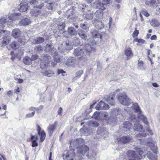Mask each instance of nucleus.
<instances>
[{
  "mask_svg": "<svg viewBox=\"0 0 160 160\" xmlns=\"http://www.w3.org/2000/svg\"><path fill=\"white\" fill-rule=\"evenodd\" d=\"M43 75L45 76L50 77L54 74V72L52 70H46L42 73Z\"/></svg>",
  "mask_w": 160,
  "mask_h": 160,
  "instance_id": "26",
  "label": "nucleus"
},
{
  "mask_svg": "<svg viewBox=\"0 0 160 160\" xmlns=\"http://www.w3.org/2000/svg\"><path fill=\"white\" fill-rule=\"evenodd\" d=\"M147 136L146 134L144 132L139 133L138 134H137V138L140 140H142L143 138H145Z\"/></svg>",
  "mask_w": 160,
  "mask_h": 160,
  "instance_id": "34",
  "label": "nucleus"
},
{
  "mask_svg": "<svg viewBox=\"0 0 160 160\" xmlns=\"http://www.w3.org/2000/svg\"><path fill=\"white\" fill-rule=\"evenodd\" d=\"M145 41L142 39H139L138 43H137L138 45H139L141 44L144 43Z\"/></svg>",
  "mask_w": 160,
  "mask_h": 160,
  "instance_id": "54",
  "label": "nucleus"
},
{
  "mask_svg": "<svg viewBox=\"0 0 160 160\" xmlns=\"http://www.w3.org/2000/svg\"><path fill=\"white\" fill-rule=\"evenodd\" d=\"M80 26L84 30H86L87 28L86 25L85 24H81Z\"/></svg>",
  "mask_w": 160,
  "mask_h": 160,
  "instance_id": "61",
  "label": "nucleus"
},
{
  "mask_svg": "<svg viewBox=\"0 0 160 160\" xmlns=\"http://www.w3.org/2000/svg\"><path fill=\"white\" fill-rule=\"evenodd\" d=\"M101 113V112H95L93 114V117L95 118H97L98 117L100 118V114Z\"/></svg>",
  "mask_w": 160,
  "mask_h": 160,
  "instance_id": "47",
  "label": "nucleus"
},
{
  "mask_svg": "<svg viewBox=\"0 0 160 160\" xmlns=\"http://www.w3.org/2000/svg\"><path fill=\"white\" fill-rule=\"evenodd\" d=\"M95 17L99 19L102 18V11L101 10H97L95 13Z\"/></svg>",
  "mask_w": 160,
  "mask_h": 160,
  "instance_id": "35",
  "label": "nucleus"
},
{
  "mask_svg": "<svg viewBox=\"0 0 160 160\" xmlns=\"http://www.w3.org/2000/svg\"><path fill=\"white\" fill-rule=\"evenodd\" d=\"M77 34V31L72 27H71V35Z\"/></svg>",
  "mask_w": 160,
  "mask_h": 160,
  "instance_id": "51",
  "label": "nucleus"
},
{
  "mask_svg": "<svg viewBox=\"0 0 160 160\" xmlns=\"http://www.w3.org/2000/svg\"><path fill=\"white\" fill-rule=\"evenodd\" d=\"M52 3H49L47 6V8L48 10H52L53 9V7L52 6Z\"/></svg>",
  "mask_w": 160,
  "mask_h": 160,
  "instance_id": "57",
  "label": "nucleus"
},
{
  "mask_svg": "<svg viewBox=\"0 0 160 160\" xmlns=\"http://www.w3.org/2000/svg\"><path fill=\"white\" fill-rule=\"evenodd\" d=\"M133 129L135 131L142 132L143 131L142 126L140 124V122L138 121L136 122L134 125Z\"/></svg>",
  "mask_w": 160,
  "mask_h": 160,
  "instance_id": "17",
  "label": "nucleus"
},
{
  "mask_svg": "<svg viewBox=\"0 0 160 160\" xmlns=\"http://www.w3.org/2000/svg\"><path fill=\"white\" fill-rule=\"evenodd\" d=\"M111 0H103L102 1V2L104 3L105 5L107 4L110 3Z\"/></svg>",
  "mask_w": 160,
  "mask_h": 160,
  "instance_id": "58",
  "label": "nucleus"
},
{
  "mask_svg": "<svg viewBox=\"0 0 160 160\" xmlns=\"http://www.w3.org/2000/svg\"><path fill=\"white\" fill-rule=\"evenodd\" d=\"M36 130L38 135L40 137V142H42L45 138L46 133L44 130H42L40 126L38 124L36 125Z\"/></svg>",
  "mask_w": 160,
  "mask_h": 160,
  "instance_id": "5",
  "label": "nucleus"
},
{
  "mask_svg": "<svg viewBox=\"0 0 160 160\" xmlns=\"http://www.w3.org/2000/svg\"><path fill=\"white\" fill-rule=\"evenodd\" d=\"M141 13L146 17H148L150 16L147 11L145 9H142L141 11Z\"/></svg>",
  "mask_w": 160,
  "mask_h": 160,
  "instance_id": "44",
  "label": "nucleus"
},
{
  "mask_svg": "<svg viewBox=\"0 0 160 160\" xmlns=\"http://www.w3.org/2000/svg\"><path fill=\"white\" fill-rule=\"evenodd\" d=\"M115 95V94L114 95ZM113 96L109 97L106 99V101L110 104L113 105L114 104V100Z\"/></svg>",
  "mask_w": 160,
  "mask_h": 160,
  "instance_id": "27",
  "label": "nucleus"
},
{
  "mask_svg": "<svg viewBox=\"0 0 160 160\" xmlns=\"http://www.w3.org/2000/svg\"><path fill=\"white\" fill-rule=\"evenodd\" d=\"M31 23V21L28 18L23 19L21 20L19 23L21 25L26 26L28 25Z\"/></svg>",
  "mask_w": 160,
  "mask_h": 160,
  "instance_id": "21",
  "label": "nucleus"
},
{
  "mask_svg": "<svg viewBox=\"0 0 160 160\" xmlns=\"http://www.w3.org/2000/svg\"><path fill=\"white\" fill-rule=\"evenodd\" d=\"M11 47L13 49L16 50L19 47V45L15 41L12 42L10 44Z\"/></svg>",
  "mask_w": 160,
  "mask_h": 160,
  "instance_id": "30",
  "label": "nucleus"
},
{
  "mask_svg": "<svg viewBox=\"0 0 160 160\" xmlns=\"http://www.w3.org/2000/svg\"><path fill=\"white\" fill-rule=\"evenodd\" d=\"M97 132L98 134H100L101 135H103L104 133L103 129L100 128H98Z\"/></svg>",
  "mask_w": 160,
  "mask_h": 160,
  "instance_id": "45",
  "label": "nucleus"
},
{
  "mask_svg": "<svg viewBox=\"0 0 160 160\" xmlns=\"http://www.w3.org/2000/svg\"><path fill=\"white\" fill-rule=\"evenodd\" d=\"M151 148L154 153H157V148L155 145L151 146Z\"/></svg>",
  "mask_w": 160,
  "mask_h": 160,
  "instance_id": "50",
  "label": "nucleus"
},
{
  "mask_svg": "<svg viewBox=\"0 0 160 160\" xmlns=\"http://www.w3.org/2000/svg\"><path fill=\"white\" fill-rule=\"evenodd\" d=\"M73 143L76 146L78 145V147H81L82 145H84V140L82 138H78L74 141Z\"/></svg>",
  "mask_w": 160,
  "mask_h": 160,
  "instance_id": "19",
  "label": "nucleus"
},
{
  "mask_svg": "<svg viewBox=\"0 0 160 160\" xmlns=\"http://www.w3.org/2000/svg\"><path fill=\"white\" fill-rule=\"evenodd\" d=\"M85 17L87 19L90 20L93 18V15L92 14L88 12L86 14Z\"/></svg>",
  "mask_w": 160,
  "mask_h": 160,
  "instance_id": "38",
  "label": "nucleus"
},
{
  "mask_svg": "<svg viewBox=\"0 0 160 160\" xmlns=\"http://www.w3.org/2000/svg\"><path fill=\"white\" fill-rule=\"evenodd\" d=\"M92 23L97 28L99 29L104 28V26L102 22L101 21L98 20L97 19H94L92 21Z\"/></svg>",
  "mask_w": 160,
  "mask_h": 160,
  "instance_id": "14",
  "label": "nucleus"
},
{
  "mask_svg": "<svg viewBox=\"0 0 160 160\" xmlns=\"http://www.w3.org/2000/svg\"><path fill=\"white\" fill-rule=\"evenodd\" d=\"M35 114V111H33L31 113H29L26 115L25 117L26 118L32 117Z\"/></svg>",
  "mask_w": 160,
  "mask_h": 160,
  "instance_id": "46",
  "label": "nucleus"
},
{
  "mask_svg": "<svg viewBox=\"0 0 160 160\" xmlns=\"http://www.w3.org/2000/svg\"><path fill=\"white\" fill-rule=\"evenodd\" d=\"M62 108L61 107H60L59 108V109L58 110V115H61L62 114Z\"/></svg>",
  "mask_w": 160,
  "mask_h": 160,
  "instance_id": "63",
  "label": "nucleus"
},
{
  "mask_svg": "<svg viewBox=\"0 0 160 160\" xmlns=\"http://www.w3.org/2000/svg\"><path fill=\"white\" fill-rule=\"evenodd\" d=\"M65 72H66L62 69H59L58 70V74H59L61 73L63 74V73H65Z\"/></svg>",
  "mask_w": 160,
  "mask_h": 160,
  "instance_id": "60",
  "label": "nucleus"
},
{
  "mask_svg": "<svg viewBox=\"0 0 160 160\" xmlns=\"http://www.w3.org/2000/svg\"><path fill=\"white\" fill-rule=\"evenodd\" d=\"M122 110L120 109H115L113 111V113L115 115H118L121 113Z\"/></svg>",
  "mask_w": 160,
  "mask_h": 160,
  "instance_id": "43",
  "label": "nucleus"
},
{
  "mask_svg": "<svg viewBox=\"0 0 160 160\" xmlns=\"http://www.w3.org/2000/svg\"><path fill=\"white\" fill-rule=\"evenodd\" d=\"M19 10L22 12L26 11L28 7V3L25 2H21L19 4Z\"/></svg>",
  "mask_w": 160,
  "mask_h": 160,
  "instance_id": "12",
  "label": "nucleus"
},
{
  "mask_svg": "<svg viewBox=\"0 0 160 160\" xmlns=\"http://www.w3.org/2000/svg\"><path fill=\"white\" fill-rule=\"evenodd\" d=\"M32 142V147H37L38 144V135H31V137L30 138Z\"/></svg>",
  "mask_w": 160,
  "mask_h": 160,
  "instance_id": "13",
  "label": "nucleus"
},
{
  "mask_svg": "<svg viewBox=\"0 0 160 160\" xmlns=\"http://www.w3.org/2000/svg\"><path fill=\"white\" fill-rule=\"evenodd\" d=\"M21 34V32L19 29L15 28L12 31V35L15 39H16L20 37Z\"/></svg>",
  "mask_w": 160,
  "mask_h": 160,
  "instance_id": "15",
  "label": "nucleus"
},
{
  "mask_svg": "<svg viewBox=\"0 0 160 160\" xmlns=\"http://www.w3.org/2000/svg\"><path fill=\"white\" fill-rule=\"evenodd\" d=\"M62 157L64 160H70V152L69 150L64 151Z\"/></svg>",
  "mask_w": 160,
  "mask_h": 160,
  "instance_id": "23",
  "label": "nucleus"
},
{
  "mask_svg": "<svg viewBox=\"0 0 160 160\" xmlns=\"http://www.w3.org/2000/svg\"><path fill=\"white\" fill-rule=\"evenodd\" d=\"M97 110H102L108 109L109 108V106L106 104L103 101H101L95 107Z\"/></svg>",
  "mask_w": 160,
  "mask_h": 160,
  "instance_id": "7",
  "label": "nucleus"
},
{
  "mask_svg": "<svg viewBox=\"0 0 160 160\" xmlns=\"http://www.w3.org/2000/svg\"><path fill=\"white\" fill-rule=\"evenodd\" d=\"M96 51L95 48L89 44H86L83 48L80 47L77 48L74 50L73 54L79 59L72 58L71 59V66L74 68L78 65L79 62L83 64L87 60L86 56L89 55L90 53Z\"/></svg>",
  "mask_w": 160,
  "mask_h": 160,
  "instance_id": "1",
  "label": "nucleus"
},
{
  "mask_svg": "<svg viewBox=\"0 0 160 160\" xmlns=\"http://www.w3.org/2000/svg\"><path fill=\"white\" fill-rule=\"evenodd\" d=\"M96 104V102H95L93 103L92 105L90 106V108H89L88 110H87L86 111V112L87 113H90L92 111V108Z\"/></svg>",
  "mask_w": 160,
  "mask_h": 160,
  "instance_id": "52",
  "label": "nucleus"
},
{
  "mask_svg": "<svg viewBox=\"0 0 160 160\" xmlns=\"http://www.w3.org/2000/svg\"><path fill=\"white\" fill-rule=\"evenodd\" d=\"M18 41L20 43L22 44H24L25 43V42L22 40V38L19 39Z\"/></svg>",
  "mask_w": 160,
  "mask_h": 160,
  "instance_id": "64",
  "label": "nucleus"
},
{
  "mask_svg": "<svg viewBox=\"0 0 160 160\" xmlns=\"http://www.w3.org/2000/svg\"><path fill=\"white\" fill-rule=\"evenodd\" d=\"M118 99L120 103L125 106H128L132 102L125 93L118 95Z\"/></svg>",
  "mask_w": 160,
  "mask_h": 160,
  "instance_id": "3",
  "label": "nucleus"
},
{
  "mask_svg": "<svg viewBox=\"0 0 160 160\" xmlns=\"http://www.w3.org/2000/svg\"><path fill=\"white\" fill-rule=\"evenodd\" d=\"M95 3L97 8L101 10L102 11L105 9V8L104 3L103 2L101 3V1L99 0H96Z\"/></svg>",
  "mask_w": 160,
  "mask_h": 160,
  "instance_id": "16",
  "label": "nucleus"
},
{
  "mask_svg": "<svg viewBox=\"0 0 160 160\" xmlns=\"http://www.w3.org/2000/svg\"><path fill=\"white\" fill-rule=\"evenodd\" d=\"M135 149L136 150L137 152L138 153L140 156L141 157L140 155L143 153V149L141 148H138L137 147H135Z\"/></svg>",
  "mask_w": 160,
  "mask_h": 160,
  "instance_id": "40",
  "label": "nucleus"
},
{
  "mask_svg": "<svg viewBox=\"0 0 160 160\" xmlns=\"http://www.w3.org/2000/svg\"><path fill=\"white\" fill-rule=\"evenodd\" d=\"M87 122L88 125L91 127H98L99 125V123L96 121H89Z\"/></svg>",
  "mask_w": 160,
  "mask_h": 160,
  "instance_id": "32",
  "label": "nucleus"
},
{
  "mask_svg": "<svg viewBox=\"0 0 160 160\" xmlns=\"http://www.w3.org/2000/svg\"><path fill=\"white\" fill-rule=\"evenodd\" d=\"M132 109L134 111V112L138 113V118L141 120L142 122L148 126V122L147 119L142 114L140 107L137 103H134L132 104L131 107Z\"/></svg>",
  "mask_w": 160,
  "mask_h": 160,
  "instance_id": "2",
  "label": "nucleus"
},
{
  "mask_svg": "<svg viewBox=\"0 0 160 160\" xmlns=\"http://www.w3.org/2000/svg\"><path fill=\"white\" fill-rule=\"evenodd\" d=\"M117 140L118 142L125 144L130 142L131 138L128 136H125L117 138Z\"/></svg>",
  "mask_w": 160,
  "mask_h": 160,
  "instance_id": "11",
  "label": "nucleus"
},
{
  "mask_svg": "<svg viewBox=\"0 0 160 160\" xmlns=\"http://www.w3.org/2000/svg\"><path fill=\"white\" fill-rule=\"evenodd\" d=\"M78 34L79 36L82 39L86 40L87 39V35L86 32L82 30H80Z\"/></svg>",
  "mask_w": 160,
  "mask_h": 160,
  "instance_id": "25",
  "label": "nucleus"
},
{
  "mask_svg": "<svg viewBox=\"0 0 160 160\" xmlns=\"http://www.w3.org/2000/svg\"><path fill=\"white\" fill-rule=\"evenodd\" d=\"M35 49L38 52H40L43 51V48L40 45L36 46L35 48Z\"/></svg>",
  "mask_w": 160,
  "mask_h": 160,
  "instance_id": "48",
  "label": "nucleus"
},
{
  "mask_svg": "<svg viewBox=\"0 0 160 160\" xmlns=\"http://www.w3.org/2000/svg\"><path fill=\"white\" fill-rule=\"evenodd\" d=\"M6 21V19L4 18H2L0 19V23L1 25H0V28H3V24L5 23Z\"/></svg>",
  "mask_w": 160,
  "mask_h": 160,
  "instance_id": "37",
  "label": "nucleus"
},
{
  "mask_svg": "<svg viewBox=\"0 0 160 160\" xmlns=\"http://www.w3.org/2000/svg\"><path fill=\"white\" fill-rule=\"evenodd\" d=\"M38 55L36 54H35L32 55L31 59L32 60H35L37 59H38Z\"/></svg>",
  "mask_w": 160,
  "mask_h": 160,
  "instance_id": "53",
  "label": "nucleus"
},
{
  "mask_svg": "<svg viewBox=\"0 0 160 160\" xmlns=\"http://www.w3.org/2000/svg\"><path fill=\"white\" fill-rule=\"evenodd\" d=\"M157 0H147L145 3L147 5H153L156 2Z\"/></svg>",
  "mask_w": 160,
  "mask_h": 160,
  "instance_id": "39",
  "label": "nucleus"
},
{
  "mask_svg": "<svg viewBox=\"0 0 160 160\" xmlns=\"http://www.w3.org/2000/svg\"><path fill=\"white\" fill-rule=\"evenodd\" d=\"M44 6V4L42 2L40 4L36 6L35 7L39 9H41Z\"/></svg>",
  "mask_w": 160,
  "mask_h": 160,
  "instance_id": "56",
  "label": "nucleus"
},
{
  "mask_svg": "<svg viewBox=\"0 0 160 160\" xmlns=\"http://www.w3.org/2000/svg\"><path fill=\"white\" fill-rule=\"evenodd\" d=\"M108 113L107 112H101L100 114V118L102 120H108L109 119Z\"/></svg>",
  "mask_w": 160,
  "mask_h": 160,
  "instance_id": "20",
  "label": "nucleus"
},
{
  "mask_svg": "<svg viewBox=\"0 0 160 160\" xmlns=\"http://www.w3.org/2000/svg\"><path fill=\"white\" fill-rule=\"evenodd\" d=\"M91 34L94 38H100L102 39L105 36V33L102 32L100 33L98 31L95 30H92Z\"/></svg>",
  "mask_w": 160,
  "mask_h": 160,
  "instance_id": "6",
  "label": "nucleus"
},
{
  "mask_svg": "<svg viewBox=\"0 0 160 160\" xmlns=\"http://www.w3.org/2000/svg\"><path fill=\"white\" fill-rule=\"evenodd\" d=\"M83 71L82 70H80L78 71L76 73V76L74 78H79L80 77L81 75L83 74Z\"/></svg>",
  "mask_w": 160,
  "mask_h": 160,
  "instance_id": "42",
  "label": "nucleus"
},
{
  "mask_svg": "<svg viewBox=\"0 0 160 160\" xmlns=\"http://www.w3.org/2000/svg\"><path fill=\"white\" fill-rule=\"evenodd\" d=\"M57 122L55 121L53 124H50L48 128V131L50 135H52L56 129Z\"/></svg>",
  "mask_w": 160,
  "mask_h": 160,
  "instance_id": "10",
  "label": "nucleus"
},
{
  "mask_svg": "<svg viewBox=\"0 0 160 160\" xmlns=\"http://www.w3.org/2000/svg\"><path fill=\"white\" fill-rule=\"evenodd\" d=\"M146 156L150 160H157V158L155 154H153L151 152H147Z\"/></svg>",
  "mask_w": 160,
  "mask_h": 160,
  "instance_id": "22",
  "label": "nucleus"
},
{
  "mask_svg": "<svg viewBox=\"0 0 160 160\" xmlns=\"http://www.w3.org/2000/svg\"><path fill=\"white\" fill-rule=\"evenodd\" d=\"M77 154L80 155L84 154L89 150V148L85 145H82L81 147H77Z\"/></svg>",
  "mask_w": 160,
  "mask_h": 160,
  "instance_id": "8",
  "label": "nucleus"
},
{
  "mask_svg": "<svg viewBox=\"0 0 160 160\" xmlns=\"http://www.w3.org/2000/svg\"><path fill=\"white\" fill-rule=\"evenodd\" d=\"M132 125L128 121H126L123 124V130L124 131H128L132 129Z\"/></svg>",
  "mask_w": 160,
  "mask_h": 160,
  "instance_id": "18",
  "label": "nucleus"
},
{
  "mask_svg": "<svg viewBox=\"0 0 160 160\" xmlns=\"http://www.w3.org/2000/svg\"><path fill=\"white\" fill-rule=\"evenodd\" d=\"M51 57L47 54H44L42 57V59H40V66L42 69L47 68L50 62Z\"/></svg>",
  "mask_w": 160,
  "mask_h": 160,
  "instance_id": "4",
  "label": "nucleus"
},
{
  "mask_svg": "<svg viewBox=\"0 0 160 160\" xmlns=\"http://www.w3.org/2000/svg\"><path fill=\"white\" fill-rule=\"evenodd\" d=\"M24 63L26 65H29L30 64L32 61L31 59L29 57H25L23 59Z\"/></svg>",
  "mask_w": 160,
  "mask_h": 160,
  "instance_id": "29",
  "label": "nucleus"
},
{
  "mask_svg": "<svg viewBox=\"0 0 160 160\" xmlns=\"http://www.w3.org/2000/svg\"><path fill=\"white\" fill-rule=\"evenodd\" d=\"M136 152L132 150H130L127 152V154L129 157H134V158H130L128 160H141L140 159L139 156H136Z\"/></svg>",
  "mask_w": 160,
  "mask_h": 160,
  "instance_id": "9",
  "label": "nucleus"
},
{
  "mask_svg": "<svg viewBox=\"0 0 160 160\" xmlns=\"http://www.w3.org/2000/svg\"><path fill=\"white\" fill-rule=\"evenodd\" d=\"M41 10L33 9L32 10L30 13L32 16L37 17L40 15L41 13Z\"/></svg>",
  "mask_w": 160,
  "mask_h": 160,
  "instance_id": "28",
  "label": "nucleus"
},
{
  "mask_svg": "<svg viewBox=\"0 0 160 160\" xmlns=\"http://www.w3.org/2000/svg\"><path fill=\"white\" fill-rule=\"evenodd\" d=\"M125 54L128 57H130L132 56L133 55L132 52L130 48H128L126 49L125 51Z\"/></svg>",
  "mask_w": 160,
  "mask_h": 160,
  "instance_id": "31",
  "label": "nucleus"
},
{
  "mask_svg": "<svg viewBox=\"0 0 160 160\" xmlns=\"http://www.w3.org/2000/svg\"><path fill=\"white\" fill-rule=\"evenodd\" d=\"M65 24L63 23H61L58 25V29L60 31H62L64 30L65 28Z\"/></svg>",
  "mask_w": 160,
  "mask_h": 160,
  "instance_id": "41",
  "label": "nucleus"
},
{
  "mask_svg": "<svg viewBox=\"0 0 160 160\" xmlns=\"http://www.w3.org/2000/svg\"><path fill=\"white\" fill-rule=\"evenodd\" d=\"M44 41V38L42 37H39L34 40L35 44H39L43 42Z\"/></svg>",
  "mask_w": 160,
  "mask_h": 160,
  "instance_id": "33",
  "label": "nucleus"
},
{
  "mask_svg": "<svg viewBox=\"0 0 160 160\" xmlns=\"http://www.w3.org/2000/svg\"><path fill=\"white\" fill-rule=\"evenodd\" d=\"M10 55H11V59L12 61H13L14 59L17 57V55L14 53V52L12 51L10 52Z\"/></svg>",
  "mask_w": 160,
  "mask_h": 160,
  "instance_id": "49",
  "label": "nucleus"
},
{
  "mask_svg": "<svg viewBox=\"0 0 160 160\" xmlns=\"http://www.w3.org/2000/svg\"><path fill=\"white\" fill-rule=\"evenodd\" d=\"M10 42V40L6 37H5L3 38V40L2 42V45L5 46L8 44Z\"/></svg>",
  "mask_w": 160,
  "mask_h": 160,
  "instance_id": "36",
  "label": "nucleus"
},
{
  "mask_svg": "<svg viewBox=\"0 0 160 160\" xmlns=\"http://www.w3.org/2000/svg\"><path fill=\"white\" fill-rule=\"evenodd\" d=\"M139 34V31L138 30H135L132 34V36L133 38L135 37H137Z\"/></svg>",
  "mask_w": 160,
  "mask_h": 160,
  "instance_id": "55",
  "label": "nucleus"
},
{
  "mask_svg": "<svg viewBox=\"0 0 160 160\" xmlns=\"http://www.w3.org/2000/svg\"><path fill=\"white\" fill-rule=\"evenodd\" d=\"M130 119L133 122H134L135 120L137 119L136 118L134 115H131L130 117Z\"/></svg>",
  "mask_w": 160,
  "mask_h": 160,
  "instance_id": "62",
  "label": "nucleus"
},
{
  "mask_svg": "<svg viewBox=\"0 0 160 160\" xmlns=\"http://www.w3.org/2000/svg\"><path fill=\"white\" fill-rule=\"evenodd\" d=\"M150 23L151 25L154 27H158L160 24L158 21L156 19H152Z\"/></svg>",
  "mask_w": 160,
  "mask_h": 160,
  "instance_id": "24",
  "label": "nucleus"
},
{
  "mask_svg": "<svg viewBox=\"0 0 160 160\" xmlns=\"http://www.w3.org/2000/svg\"><path fill=\"white\" fill-rule=\"evenodd\" d=\"M143 64V62L142 61H138V68L140 69H141V67L142 66Z\"/></svg>",
  "mask_w": 160,
  "mask_h": 160,
  "instance_id": "59",
  "label": "nucleus"
}]
</instances>
